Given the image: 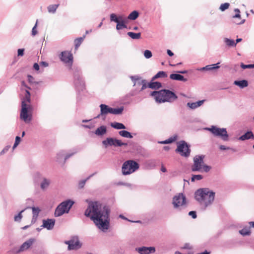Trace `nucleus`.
Segmentation results:
<instances>
[{
  "label": "nucleus",
  "instance_id": "obj_1",
  "mask_svg": "<svg viewBox=\"0 0 254 254\" xmlns=\"http://www.w3.org/2000/svg\"><path fill=\"white\" fill-rule=\"evenodd\" d=\"M110 210L105 206L103 211L99 209L97 202H92L89 204L84 212V215L93 221L98 228L105 232L110 226Z\"/></svg>",
  "mask_w": 254,
  "mask_h": 254
},
{
  "label": "nucleus",
  "instance_id": "obj_2",
  "mask_svg": "<svg viewBox=\"0 0 254 254\" xmlns=\"http://www.w3.org/2000/svg\"><path fill=\"white\" fill-rule=\"evenodd\" d=\"M215 195V192L206 188L199 189L194 192V198L204 210L213 203Z\"/></svg>",
  "mask_w": 254,
  "mask_h": 254
},
{
  "label": "nucleus",
  "instance_id": "obj_3",
  "mask_svg": "<svg viewBox=\"0 0 254 254\" xmlns=\"http://www.w3.org/2000/svg\"><path fill=\"white\" fill-rule=\"evenodd\" d=\"M150 95L154 97L156 101L160 103L166 102H172L178 99L177 95L168 89L152 91L150 93Z\"/></svg>",
  "mask_w": 254,
  "mask_h": 254
},
{
  "label": "nucleus",
  "instance_id": "obj_4",
  "mask_svg": "<svg viewBox=\"0 0 254 254\" xmlns=\"http://www.w3.org/2000/svg\"><path fill=\"white\" fill-rule=\"evenodd\" d=\"M100 108V113L95 118L105 120L107 115L109 114L113 115H121L124 111V107L121 106L119 108H114L104 104H101L99 106Z\"/></svg>",
  "mask_w": 254,
  "mask_h": 254
},
{
  "label": "nucleus",
  "instance_id": "obj_5",
  "mask_svg": "<svg viewBox=\"0 0 254 254\" xmlns=\"http://www.w3.org/2000/svg\"><path fill=\"white\" fill-rule=\"evenodd\" d=\"M172 204L174 208L178 211H183L187 207L186 196L183 193H179L175 195L173 198Z\"/></svg>",
  "mask_w": 254,
  "mask_h": 254
},
{
  "label": "nucleus",
  "instance_id": "obj_6",
  "mask_svg": "<svg viewBox=\"0 0 254 254\" xmlns=\"http://www.w3.org/2000/svg\"><path fill=\"white\" fill-rule=\"evenodd\" d=\"M139 168V165L137 162L133 160H128L123 164L122 172L125 176L128 175L135 172Z\"/></svg>",
  "mask_w": 254,
  "mask_h": 254
},
{
  "label": "nucleus",
  "instance_id": "obj_7",
  "mask_svg": "<svg viewBox=\"0 0 254 254\" xmlns=\"http://www.w3.org/2000/svg\"><path fill=\"white\" fill-rule=\"evenodd\" d=\"M74 204V201L70 199H67L61 203L56 208L55 211V216L59 217L64 213H67Z\"/></svg>",
  "mask_w": 254,
  "mask_h": 254
},
{
  "label": "nucleus",
  "instance_id": "obj_8",
  "mask_svg": "<svg viewBox=\"0 0 254 254\" xmlns=\"http://www.w3.org/2000/svg\"><path fill=\"white\" fill-rule=\"evenodd\" d=\"M74 84L76 90L78 92L82 91L85 89V82L82 77L81 70L78 68L74 69Z\"/></svg>",
  "mask_w": 254,
  "mask_h": 254
},
{
  "label": "nucleus",
  "instance_id": "obj_9",
  "mask_svg": "<svg viewBox=\"0 0 254 254\" xmlns=\"http://www.w3.org/2000/svg\"><path fill=\"white\" fill-rule=\"evenodd\" d=\"M206 129L210 131L214 136H219L225 141L229 140V135L226 128H220L215 126H212Z\"/></svg>",
  "mask_w": 254,
  "mask_h": 254
},
{
  "label": "nucleus",
  "instance_id": "obj_10",
  "mask_svg": "<svg viewBox=\"0 0 254 254\" xmlns=\"http://www.w3.org/2000/svg\"><path fill=\"white\" fill-rule=\"evenodd\" d=\"M176 151L179 152L182 156L188 157L190 153V145L184 140L179 141Z\"/></svg>",
  "mask_w": 254,
  "mask_h": 254
},
{
  "label": "nucleus",
  "instance_id": "obj_11",
  "mask_svg": "<svg viewBox=\"0 0 254 254\" xmlns=\"http://www.w3.org/2000/svg\"><path fill=\"white\" fill-rule=\"evenodd\" d=\"M105 148L109 146L121 147L122 146H127V143L123 142L121 140L114 137H107L102 142Z\"/></svg>",
  "mask_w": 254,
  "mask_h": 254
},
{
  "label": "nucleus",
  "instance_id": "obj_12",
  "mask_svg": "<svg viewBox=\"0 0 254 254\" xmlns=\"http://www.w3.org/2000/svg\"><path fill=\"white\" fill-rule=\"evenodd\" d=\"M204 157L205 156L203 155H196L194 157L193 164L191 167L192 172H202Z\"/></svg>",
  "mask_w": 254,
  "mask_h": 254
},
{
  "label": "nucleus",
  "instance_id": "obj_13",
  "mask_svg": "<svg viewBox=\"0 0 254 254\" xmlns=\"http://www.w3.org/2000/svg\"><path fill=\"white\" fill-rule=\"evenodd\" d=\"M30 107H28L24 101H22L21 110L20 114V117L21 120L25 123H29L32 120V116L28 114L29 109Z\"/></svg>",
  "mask_w": 254,
  "mask_h": 254
},
{
  "label": "nucleus",
  "instance_id": "obj_14",
  "mask_svg": "<svg viewBox=\"0 0 254 254\" xmlns=\"http://www.w3.org/2000/svg\"><path fill=\"white\" fill-rule=\"evenodd\" d=\"M64 243L68 245V250H76L82 247V244L79 242L78 237L74 236L68 241H65Z\"/></svg>",
  "mask_w": 254,
  "mask_h": 254
},
{
  "label": "nucleus",
  "instance_id": "obj_15",
  "mask_svg": "<svg viewBox=\"0 0 254 254\" xmlns=\"http://www.w3.org/2000/svg\"><path fill=\"white\" fill-rule=\"evenodd\" d=\"M110 20L117 23L116 29L117 30L127 28L125 21L121 15L118 17L116 14L112 13L110 14Z\"/></svg>",
  "mask_w": 254,
  "mask_h": 254
},
{
  "label": "nucleus",
  "instance_id": "obj_16",
  "mask_svg": "<svg viewBox=\"0 0 254 254\" xmlns=\"http://www.w3.org/2000/svg\"><path fill=\"white\" fill-rule=\"evenodd\" d=\"M60 59L69 66V69L71 68L73 63V56L70 52H62L60 55Z\"/></svg>",
  "mask_w": 254,
  "mask_h": 254
},
{
  "label": "nucleus",
  "instance_id": "obj_17",
  "mask_svg": "<svg viewBox=\"0 0 254 254\" xmlns=\"http://www.w3.org/2000/svg\"><path fill=\"white\" fill-rule=\"evenodd\" d=\"M139 254H150L155 253V248L154 247H145L137 248L135 249Z\"/></svg>",
  "mask_w": 254,
  "mask_h": 254
},
{
  "label": "nucleus",
  "instance_id": "obj_18",
  "mask_svg": "<svg viewBox=\"0 0 254 254\" xmlns=\"http://www.w3.org/2000/svg\"><path fill=\"white\" fill-rule=\"evenodd\" d=\"M35 241V239L33 238L29 239L26 242L23 243L20 247L19 250L17 251V253L23 252L28 250L33 244Z\"/></svg>",
  "mask_w": 254,
  "mask_h": 254
},
{
  "label": "nucleus",
  "instance_id": "obj_19",
  "mask_svg": "<svg viewBox=\"0 0 254 254\" xmlns=\"http://www.w3.org/2000/svg\"><path fill=\"white\" fill-rule=\"evenodd\" d=\"M55 221L54 219H43L41 227L46 228L48 230H52L55 226Z\"/></svg>",
  "mask_w": 254,
  "mask_h": 254
},
{
  "label": "nucleus",
  "instance_id": "obj_20",
  "mask_svg": "<svg viewBox=\"0 0 254 254\" xmlns=\"http://www.w3.org/2000/svg\"><path fill=\"white\" fill-rule=\"evenodd\" d=\"M157 164V160L154 159H148L144 163V167L146 169L152 170L155 168Z\"/></svg>",
  "mask_w": 254,
  "mask_h": 254
},
{
  "label": "nucleus",
  "instance_id": "obj_21",
  "mask_svg": "<svg viewBox=\"0 0 254 254\" xmlns=\"http://www.w3.org/2000/svg\"><path fill=\"white\" fill-rule=\"evenodd\" d=\"M254 139V134L251 130H248L243 135L239 137V139L244 141L248 139Z\"/></svg>",
  "mask_w": 254,
  "mask_h": 254
},
{
  "label": "nucleus",
  "instance_id": "obj_22",
  "mask_svg": "<svg viewBox=\"0 0 254 254\" xmlns=\"http://www.w3.org/2000/svg\"><path fill=\"white\" fill-rule=\"evenodd\" d=\"M205 100H199L195 102H188L187 104L190 109L194 110L201 106L204 102Z\"/></svg>",
  "mask_w": 254,
  "mask_h": 254
},
{
  "label": "nucleus",
  "instance_id": "obj_23",
  "mask_svg": "<svg viewBox=\"0 0 254 254\" xmlns=\"http://www.w3.org/2000/svg\"><path fill=\"white\" fill-rule=\"evenodd\" d=\"M51 183V180L50 179L43 178L42 181L40 184V188L43 190H46L50 186Z\"/></svg>",
  "mask_w": 254,
  "mask_h": 254
},
{
  "label": "nucleus",
  "instance_id": "obj_24",
  "mask_svg": "<svg viewBox=\"0 0 254 254\" xmlns=\"http://www.w3.org/2000/svg\"><path fill=\"white\" fill-rule=\"evenodd\" d=\"M170 78L174 80L181 81L186 82L187 81V79L185 78L180 73H172L170 75Z\"/></svg>",
  "mask_w": 254,
  "mask_h": 254
},
{
  "label": "nucleus",
  "instance_id": "obj_25",
  "mask_svg": "<svg viewBox=\"0 0 254 254\" xmlns=\"http://www.w3.org/2000/svg\"><path fill=\"white\" fill-rule=\"evenodd\" d=\"M107 132V127L105 126H101L98 127L95 131L94 133L97 136H102Z\"/></svg>",
  "mask_w": 254,
  "mask_h": 254
},
{
  "label": "nucleus",
  "instance_id": "obj_26",
  "mask_svg": "<svg viewBox=\"0 0 254 254\" xmlns=\"http://www.w3.org/2000/svg\"><path fill=\"white\" fill-rule=\"evenodd\" d=\"M234 84L239 86L240 88H244L247 87L249 85L248 81L246 79L241 80H235L234 82Z\"/></svg>",
  "mask_w": 254,
  "mask_h": 254
},
{
  "label": "nucleus",
  "instance_id": "obj_27",
  "mask_svg": "<svg viewBox=\"0 0 254 254\" xmlns=\"http://www.w3.org/2000/svg\"><path fill=\"white\" fill-rule=\"evenodd\" d=\"M162 87V84L158 81H151L148 83V87L151 89H158Z\"/></svg>",
  "mask_w": 254,
  "mask_h": 254
},
{
  "label": "nucleus",
  "instance_id": "obj_28",
  "mask_svg": "<svg viewBox=\"0 0 254 254\" xmlns=\"http://www.w3.org/2000/svg\"><path fill=\"white\" fill-rule=\"evenodd\" d=\"M112 127L116 129H124L126 128V127L121 123L114 122L110 124Z\"/></svg>",
  "mask_w": 254,
  "mask_h": 254
},
{
  "label": "nucleus",
  "instance_id": "obj_29",
  "mask_svg": "<svg viewBox=\"0 0 254 254\" xmlns=\"http://www.w3.org/2000/svg\"><path fill=\"white\" fill-rule=\"evenodd\" d=\"M119 134L120 136L125 138H132L133 137L130 132L125 130L119 131Z\"/></svg>",
  "mask_w": 254,
  "mask_h": 254
},
{
  "label": "nucleus",
  "instance_id": "obj_30",
  "mask_svg": "<svg viewBox=\"0 0 254 254\" xmlns=\"http://www.w3.org/2000/svg\"><path fill=\"white\" fill-rule=\"evenodd\" d=\"M64 158V151L62 150L59 151L57 154L56 158V161L60 163L63 162V159Z\"/></svg>",
  "mask_w": 254,
  "mask_h": 254
},
{
  "label": "nucleus",
  "instance_id": "obj_31",
  "mask_svg": "<svg viewBox=\"0 0 254 254\" xmlns=\"http://www.w3.org/2000/svg\"><path fill=\"white\" fill-rule=\"evenodd\" d=\"M96 173H97L96 172H95V173L91 174L90 175H89L86 179L79 181V182H78V188L79 189L83 188L84 187L86 182L89 179H90L91 177L94 176Z\"/></svg>",
  "mask_w": 254,
  "mask_h": 254
},
{
  "label": "nucleus",
  "instance_id": "obj_32",
  "mask_svg": "<svg viewBox=\"0 0 254 254\" xmlns=\"http://www.w3.org/2000/svg\"><path fill=\"white\" fill-rule=\"evenodd\" d=\"M85 38V35H84L82 37L77 38L74 40V42L75 50H77L78 48V47L80 46V45L83 41Z\"/></svg>",
  "mask_w": 254,
  "mask_h": 254
},
{
  "label": "nucleus",
  "instance_id": "obj_33",
  "mask_svg": "<svg viewBox=\"0 0 254 254\" xmlns=\"http://www.w3.org/2000/svg\"><path fill=\"white\" fill-rule=\"evenodd\" d=\"M223 40L224 42L229 47H235L236 46V43H235V41L233 39L224 38Z\"/></svg>",
  "mask_w": 254,
  "mask_h": 254
},
{
  "label": "nucleus",
  "instance_id": "obj_34",
  "mask_svg": "<svg viewBox=\"0 0 254 254\" xmlns=\"http://www.w3.org/2000/svg\"><path fill=\"white\" fill-rule=\"evenodd\" d=\"M167 76V74L166 72L160 71L152 78V81H153L158 78L166 77Z\"/></svg>",
  "mask_w": 254,
  "mask_h": 254
},
{
  "label": "nucleus",
  "instance_id": "obj_35",
  "mask_svg": "<svg viewBox=\"0 0 254 254\" xmlns=\"http://www.w3.org/2000/svg\"><path fill=\"white\" fill-rule=\"evenodd\" d=\"M138 15V12L136 10H134L130 12V13L128 15L127 18L128 19L134 20L137 18Z\"/></svg>",
  "mask_w": 254,
  "mask_h": 254
},
{
  "label": "nucleus",
  "instance_id": "obj_36",
  "mask_svg": "<svg viewBox=\"0 0 254 254\" xmlns=\"http://www.w3.org/2000/svg\"><path fill=\"white\" fill-rule=\"evenodd\" d=\"M127 34L132 39H139L141 38V33L128 32Z\"/></svg>",
  "mask_w": 254,
  "mask_h": 254
},
{
  "label": "nucleus",
  "instance_id": "obj_37",
  "mask_svg": "<svg viewBox=\"0 0 254 254\" xmlns=\"http://www.w3.org/2000/svg\"><path fill=\"white\" fill-rule=\"evenodd\" d=\"M29 208H30L32 209V215L38 216L39 214L41 211V210L40 209V208L39 207H34V206H33V207L27 206L26 208V209H29Z\"/></svg>",
  "mask_w": 254,
  "mask_h": 254
},
{
  "label": "nucleus",
  "instance_id": "obj_38",
  "mask_svg": "<svg viewBox=\"0 0 254 254\" xmlns=\"http://www.w3.org/2000/svg\"><path fill=\"white\" fill-rule=\"evenodd\" d=\"M59 6V4L50 5L47 8L48 12L50 13H55Z\"/></svg>",
  "mask_w": 254,
  "mask_h": 254
},
{
  "label": "nucleus",
  "instance_id": "obj_39",
  "mask_svg": "<svg viewBox=\"0 0 254 254\" xmlns=\"http://www.w3.org/2000/svg\"><path fill=\"white\" fill-rule=\"evenodd\" d=\"M239 233L243 236H248L251 234L250 228L245 227L239 231Z\"/></svg>",
  "mask_w": 254,
  "mask_h": 254
},
{
  "label": "nucleus",
  "instance_id": "obj_40",
  "mask_svg": "<svg viewBox=\"0 0 254 254\" xmlns=\"http://www.w3.org/2000/svg\"><path fill=\"white\" fill-rule=\"evenodd\" d=\"M129 78L133 83V86H136L137 82L141 79V77L138 75L130 76Z\"/></svg>",
  "mask_w": 254,
  "mask_h": 254
},
{
  "label": "nucleus",
  "instance_id": "obj_41",
  "mask_svg": "<svg viewBox=\"0 0 254 254\" xmlns=\"http://www.w3.org/2000/svg\"><path fill=\"white\" fill-rule=\"evenodd\" d=\"M25 209L26 208L22 210L17 215H15L14 219L15 222H20L21 221L23 217L22 213L25 210Z\"/></svg>",
  "mask_w": 254,
  "mask_h": 254
},
{
  "label": "nucleus",
  "instance_id": "obj_42",
  "mask_svg": "<svg viewBox=\"0 0 254 254\" xmlns=\"http://www.w3.org/2000/svg\"><path fill=\"white\" fill-rule=\"evenodd\" d=\"M78 151V150L77 149H74V151L72 152L71 153H68L66 155L64 154V158L63 161V164L65 163L66 161L69 159L70 157L73 156L74 154H75L76 153H77Z\"/></svg>",
  "mask_w": 254,
  "mask_h": 254
},
{
  "label": "nucleus",
  "instance_id": "obj_43",
  "mask_svg": "<svg viewBox=\"0 0 254 254\" xmlns=\"http://www.w3.org/2000/svg\"><path fill=\"white\" fill-rule=\"evenodd\" d=\"M203 179L201 175H192L191 178V181L194 182L195 180H201Z\"/></svg>",
  "mask_w": 254,
  "mask_h": 254
},
{
  "label": "nucleus",
  "instance_id": "obj_44",
  "mask_svg": "<svg viewBox=\"0 0 254 254\" xmlns=\"http://www.w3.org/2000/svg\"><path fill=\"white\" fill-rule=\"evenodd\" d=\"M230 6L229 3L225 2L224 3H222L221 4L220 6L219 7V9L222 11H224L225 10L227 9Z\"/></svg>",
  "mask_w": 254,
  "mask_h": 254
},
{
  "label": "nucleus",
  "instance_id": "obj_45",
  "mask_svg": "<svg viewBox=\"0 0 254 254\" xmlns=\"http://www.w3.org/2000/svg\"><path fill=\"white\" fill-rule=\"evenodd\" d=\"M219 149L221 150H231L233 152H235L237 151V150L235 148H231L230 147H226L224 145H221L219 146Z\"/></svg>",
  "mask_w": 254,
  "mask_h": 254
},
{
  "label": "nucleus",
  "instance_id": "obj_46",
  "mask_svg": "<svg viewBox=\"0 0 254 254\" xmlns=\"http://www.w3.org/2000/svg\"><path fill=\"white\" fill-rule=\"evenodd\" d=\"M144 56L146 59H149L152 56V52L148 50H146L144 51Z\"/></svg>",
  "mask_w": 254,
  "mask_h": 254
},
{
  "label": "nucleus",
  "instance_id": "obj_47",
  "mask_svg": "<svg viewBox=\"0 0 254 254\" xmlns=\"http://www.w3.org/2000/svg\"><path fill=\"white\" fill-rule=\"evenodd\" d=\"M30 96H31L30 92L28 90H26L25 96L24 97V100L23 101H24L25 102L27 101V102H30Z\"/></svg>",
  "mask_w": 254,
  "mask_h": 254
},
{
  "label": "nucleus",
  "instance_id": "obj_48",
  "mask_svg": "<svg viewBox=\"0 0 254 254\" xmlns=\"http://www.w3.org/2000/svg\"><path fill=\"white\" fill-rule=\"evenodd\" d=\"M37 24H38V20H37L35 25L34 26V27L32 28V29L31 35L33 36H35L38 33V32L36 30V28L37 27Z\"/></svg>",
  "mask_w": 254,
  "mask_h": 254
},
{
  "label": "nucleus",
  "instance_id": "obj_49",
  "mask_svg": "<svg viewBox=\"0 0 254 254\" xmlns=\"http://www.w3.org/2000/svg\"><path fill=\"white\" fill-rule=\"evenodd\" d=\"M141 83H142V84H141L142 87H141L140 90H139V92L142 91V90H144L147 87H148V84H147V81L146 80L142 79Z\"/></svg>",
  "mask_w": 254,
  "mask_h": 254
},
{
  "label": "nucleus",
  "instance_id": "obj_50",
  "mask_svg": "<svg viewBox=\"0 0 254 254\" xmlns=\"http://www.w3.org/2000/svg\"><path fill=\"white\" fill-rule=\"evenodd\" d=\"M177 138H178V135L177 134H175V135L169 137V138L167 139L168 141V143H172L175 142L177 139Z\"/></svg>",
  "mask_w": 254,
  "mask_h": 254
},
{
  "label": "nucleus",
  "instance_id": "obj_51",
  "mask_svg": "<svg viewBox=\"0 0 254 254\" xmlns=\"http://www.w3.org/2000/svg\"><path fill=\"white\" fill-rule=\"evenodd\" d=\"M211 169V167L207 165L206 164H204L202 165V172L204 171L206 173L208 172Z\"/></svg>",
  "mask_w": 254,
  "mask_h": 254
},
{
  "label": "nucleus",
  "instance_id": "obj_52",
  "mask_svg": "<svg viewBox=\"0 0 254 254\" xmlns=\"http://www.w3.org/2000/svg\"><path fill=\"white\" fill-rule=\"evenodd\" d=\"M210 64L206 65L204 67H200L198 68L197 70L199 71H210Z\"/></svg>",
  "mask_w": 254,
  "mask_h": 254
},
{
  "label": "nucleus",
  "instance_id": "obj_53",
  "mask_svg": "<svg viewBox=\"0 0 254 254\" xmlns=\"http://www.w3.org/2000/svg\"><path fill=\"white\" fill-rule=\"evenodd\" d=\"M219 64L220 63L218 62L215 64H210V65H212L210 66V70H213L218 69L220 67V66L219 65Z\"/></svg>",
  "mask_w": 254,
  "mask_h": 254
},
{
  "label": "nucleus",
  "instance_id": "obj_54",
  "mask_svg": "<svg viewBox=\"0 0 254 254\" xmlns=\"http://www.w3.org/2000/svg\"><path fill=\"white\" fill-rule=\"evenodd\" d=\"M10 148V145H9L5 146L4 148L0 152V155L4 154L6 152H7Z\"/></svg>",
  "mask_w": 254,
  "mask_h": 254
},
{
  "label": "nucleus",
  "instance_id": "obj_55",
  "mask_svg": "<svg viewBox=\"0 0 254 254\" xmlns=\"http://www.w3.org/2000/svg\"><path fill=\"white\" fill-rule=\"evenodd\" d=\"M240 66L243 69L252 68V64H245L243 63H241Z\"/></svg>",
  "mask_w": 254,
  "mask_h": 254
},
{
  "label": "nucleus",
  "instance_id": "obj_56",
  "mask_svg": "<svg viewBox=\"0 0 254 254\" xmlns=\"http://www.w3.org/2000/svg\"><path fill=\"white\" fill-rule=\"evenodd\" d=\"M189 215L191 216L193 219L197 217L196 212L195 211H190L189 212Z\"/></svg>",
  "mask_w": 254,
  "mask_h": 254
},
{
  "label": "nucleus",
  "instance_id": "obj_57",
  "mask_svg": "<svg viewBox=\"0 0 254 254\" xmlns=\"http://www.w3.org/2000/svg\"><path fill=\"white\" fill-rule=\"evenodd\" d=\"M41 177H42V175L40 173L37 172L34 175V180L35 181H36L38 179H41Z\"/></svg>",
  "mask_w": 254,
  "mask_h": 254
},
{
  "label": "nucleus",
  "instance_id": "obj_58",
  "mask_svg": "<svg viewBox=\"0 0 254 254\" xmlns=\"http://www.w3.org/2000/svg\"><path fill=\"white\" fill-rule=\"evenodd\" d=\"M27 79H28V82L30 83H35V82L34 81V78H33V77L31 75H29L28 74L27 75Z\"/></svg>",
  "mask_w": 254,
  "mask_h": 254
},
{
  "label": "nucleus",
  "instance_id": "obj_59",
  "mask_svg": "<svg viewBox=\"0 0 254 254\" xmlns=\"http://www.w3.org/2000/svg\"><path fill=\"white\" fill-rule=\"evenodd\" d=\"M24 49H19L17 51V55L18 56L22 57L24 55Z\"/></svg>",
  "mask_w": 254,
  "mask_h": 254
},
{
  "label": "nucleus",
  "instance_id": "obj_60",
  "mask_svg": "<svg viewBox=\"0 0 254 254\" xmlns=\"http://www.w3.org/2000/svg\"><path fill=\"white\" fill-rule=\"evenodd\" d=\"M20 141H21L20 137H19V136H16L15 137V142H14V144H15V145L16 144V145H18Z\"/></svg>",
  "mask_w": 254,
  "mask_h": 254
},
{
  "label": "nucleus",
  "instance_id": "obj_61",
  "mask_svg": "<svg viewBox=\"0 0 254 254\" xmlns=\"http://www.w3.org/2000/svg\"><path fill=\"white\" fill-rule=\"evenodd\" d=\"M38 217V216L32 215V218L31 220V224H33L36 222Z\"/></svg>",
  "mask_w": 254,
  "mask_h": 254
},
{
  "label": "nucleus",
  "instance_id": "obj_62",
  "mask_svg": "<svg viewBox=\"0 0 254 254\" xmlns=\"http://www.w3.org/2000/svg\"><path fill=\"white\" fill-rule=\"evenodd\" d=\"M34 203V201L31 198H28L26 199V203L29 205L33 204Z\"/></svg>",
  "mask_w": 254,
  "mask_h": 254
},
{
  "label": "nucleus",
  "instance_id": "obj_63",
  "mask_svg": "<svg viewBox=\"0 0 254 254\" xmlns=\"http://www.w3.org/2000/svg\"><path fill=\"white\" fill-rule=\"evenodd\" d=\"M33 68L35 70H39V64L37 63H34L33 65Z\"/></svg>",
  "mask_w": 254,
  "mask_h": 254
},
{
  "label": "nucleus",
  "instance_id": "obj_64",
  "mask_svg": "<svg viewBox=\"0 0 254 254\" xmlns=\"http://www.w3.org/2000/svg\"><path fill=\"white\" fill-rule=\"evenodd\" d=\"M241 15L240 13H236L234 15L232 16L233 19L239 18L241 19Z\"/></svg>",
  "mask_w": 254,
  "mask_h": 254
}]
</instances>
